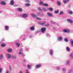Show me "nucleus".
I'll list each match as a JSON object with an SVG mask.
<instances>
[{"mask_svg": "<svg viewBox=\"0 0 73 73\" xmlns=\"http://www.w3.org/2000/svg\"><path fill=\"white\" fill-rule=\"evenodd\" d=\"M12 57L13 58H16V56H12Z\"/></svg>", "mask_w": 73, "mask_h": 73, "instance_id": "obj_44", "label": "nucleus"}, {"mask_svg": "<svg viewBox=\"0 0 73 73\" xmlns=\"http://www.w3.org/2000/svg\"><path fill=\"white\" fill-rule=\"evenodd\" d=\"M41 66V64H38L36 66V69H38V68H39Z\"/></svg>", "mask_w": 73, "mask_h": 73, "instance_id": "obj_14", "label": "nucleus"}, {"mask_svg": "<svg viewBox=\"0 0 73 73\" xmlns=\"http://www.w3.org/2000/svg\"><path fill=\"white\" fill-rule=\"evenodd\" d=\"M50 54L51 56H52L53 54V51L52 49H51L49 51Z\"/></svg>", "mask_w": 73, "mask_h": 73, "instance_id": "obj_6", "label": "nucleus"}, {"mask_svg": "<svg viewBox=\"0 0 73 73\" xmlns=\"http://www.w3.org/2000/svg\"><path fill=\"white\" fill-rule=\"evenodd\" d=\"M37 16H39V17H43V16H44L43 14L39 12L37 13Z\"/></svg>", "mask_w": 73, "mask_h": 73, "instance_id": "obj_1", "label": "nucleus"}, {"mask_svg": "<svg viewBox=\"0 0 73 73\" xmlns=\"http://www.w3.org/2000/svg\"><path fill=\"white\" fill-rule=\"evenodd\" d=\"M30 29L31 31H34L35 30V28L33 27H31L30 28Z\"/></svg>", "mask_w": 73, "mask_h": 73, "instance_id": "obj_23", "label": "nucleus"}, {"mask_svg": "<svg viewBox=\"0 0 73 73\" xmlns=\"http://www.w3.org/2000/svg\"><path fill=\"white\" fill-rule=\"evenodd\" d=\"M1 12H2V11H0V13H1Z\"/></svg>", "mask_w": 73, "mask_h": 73, "instance_id": "obj_59", "label": "nucleus"}, {"mask_svg": "<svg viewBox=\"0 0 73 73\" xmlns=\"http://www.w3.org/2000/svg\"><path fill=\"white\" fill-rule=\"evenodd\" d=\"M26 50L27 51V52L29 50H28V49H26Z\"/></svg>", "mask_w": 73, "mask_h": 73, "instance_id": "obj_57", "label": "nucleus"}, {"mask_svg": "<svg viewBox=\"0 0 73 73\" xmlns=\"http://www.w3.org/2000/svg\"><path fill=\"white\" fill-rule=\"evenodd\" d=\"M2 40L3 41H5V40H4V38H3L2 39Z\"/></svg>", "mask_w": 73, "mask_h": 73, "instance_id": "obj_52", "label": "nucleus"}, {"mask_svg": "<svg viewBox=\"0 0 73 73\" xmlns=\"http://www.w3.org/2000/svg\"><path fill=\"white\" fill-rule=\"evenodd\" d=\"M25 6L26 7H29L31 5V4L29 3H26L25 4Z\"/></svg>", "mask_w": 73, "mask_h": 73, "instance_id": "obj_21", "label": "nucleus"}, {"mask_svg": "<svg viewBox=\"0 0 73 73\" xmlns=\"http://www.w3.org/2000/svg\"><path fill=\"white\" fill-rule=\"evenodd\" d=\"M22 54V56H23V57L25 56V54H23V53H22V54Z\"/></svg>", "mask_w": 73, "mask_h": 73, "instance_id": "obj_50", "label": "nucleus"}, {"mask_svg": "<svg viewBox=\"0 0 73 73\" xmlns=\"http://www.w3.org/2000/svg\"><path fill=\"white\" fill-rule=\"evenodd\" d=\"M7 51L8 52H12V50L11 49V48H9L7 50Z\"/></svg>", "mask_w": 73, "mask_h": 73, "instance_id": "obj_20", "label": "nucleus"}, {"mask_svg": "<svg viewBox=\"0 0 73 73\" xmlns=\"http://www.w3.org/2000/svg\"><path fill=\"white\" fill-rule=\"evenodd\" d=\"M62 71H63V72H65V71H66V68H63L62 69Z\"/></svg>", "mask_w": 73, "mask_h": 73, "instance_id": "obj_41", "label": "nucleus"}, {"mask_svg": "<svg viewBox=\"0 0 73 73\" xmlns=\"http://www.w3.org/2000/svg\"><path fill=\"white\" fill-rule=\"evenodd\" d=\"M49 34H46V36H49Z\"/></svg>", "mask_w": 73, "mask_h": 73, "instance_id": "obj_56", "label": "nucleus"}, {"mask_svg": "<svg viewBox=\"0 0 73 73\" xmlns=\"http://www.w3.org/2000/svg\"><path fill=\"white\" fill-rule=\"evenodd\" d=\"M52 0V1H54V0Z\"/></svg>", "mask_w": 73, "mask_h": 73, "instance_id": "obj_63", "label": "nucleus"}, {"mask_svg": "<svg viewBox=\"0 0 73 73\" xmlns=\"http://www.w3.org/2000/svg\"><path fill=\"white\" fill-rule=\"evenodd\" d=\"M39 4H40V5H44V2L42 1H40L39 2Z\"/></svg>", "mask_w": 73, "mask_h": 73, "instance_id": "obj_29", "label": "nucleus"}, {"mask_svg": "<svg viewBox=\"0 0 73 73\" xmlns=\"http://www.w3.org/2000/svg\"><path fill=\"white\" fill-rule=\"evenodd\" d=\"M27 67L29 69H30L31 68V65L28 64L27 65Z\"/></svg>", "mask_w": 73, "mask_h": 73, "instance_id": "obj_24", "label": "nucleus"}, {"mask_svg": "<svg viewBox=\"0 0 73 73\" xmlns=\"http://www.w3.org/2000/svg\"><path fill=\"white\" fill-rule=\"evenodd\" d=\"M31 16L33 17H37V16L35 14H32L31 15Z\"/></svg>", "mask_w": 73, "mask_h": 73, "instance_id": "obj_27", "label": "nucleus"}, {"mask_svg": "<svg viewBox=\"0 0 73 73\" xmlns=\"http://www.w3.org/2000/svg\"><path fill=\"white\" fill-rule=\"evenodd\" d=\"M57 70H59L60 69V68L59 67H57L56 68Z\"/></svg>", "mask_w": 73, "mask_h": 73, "instance_id": "obj_51", "label": "nucleus"}, {"mask_svg": "<svg viewBox=\"0 0 73 73\" xmlns=\"http://www.w3.org/2000/svg\"><path fill=\"white\" fill-rule=\"evenodd\" d=\"M2 47H5L6 46V45L4 43L2 44L1 45Z\"/></svg>", "mask_w": 73, "mask_h": 73, "instance_id": "obj_28", "label": "nucleus"}, {"mask_svg": "<svg viewBox=\"0 0 73 73\" xmlns=\"http://www.w3.org/2000/svg\"><path fill=\"white\" fill-rule=\"evenodd\" d=\"M16 45L18 47H19L20 45V44L18 43H16Z\"/></svg>", "mask_w": 73, "mask_h": 73, "instance_id": "obj_31", "label": "nucleus"}, {"mask_svg": "<svg viewBox=\"0 0 73 73\" xmlns=\"http://www.w3.org/2000/svg\"><path fill=\"white\" fill-rule=\"evenodd\" d=\"M10 4L12 5H13L14 4V1L13 0L11 1L10 2Z\"/></svg>", "mask_w": 73, "mask_h": 73, "instance_id": "obj_16", "label": "nucleus"}, {"mask_svg": "<svg viewBox=\"0 0 73 73\" xmlns=\"http://www.w3.org/2000/svg\"><path fill=\"white\" fill-rule=\"evenodd\" d=\"M44 6H45L46 7H48V4L46 3H44L43 4Z\"/></svg>", "mask_w": 73, "mask_h": 73, "instance_id": "obj_38", "label": "nucleus"}, {"mask_svg": "<svg viewBox=\"0 0 73 73\" xmlns=\"http://www.w3.org/2000/svg\"><path fill=\"white\" fill-rule=\"evenodd\" d=\"M28 16V14L26 13H24L22 15V17L23 18H27Z\"/></svg>", "mask_w": 73, "mask_h": 73, "instance_id": "obj_4", "label": "nucleus"}, {"mask_svg": "<svg viewBox=\"0 0 73 73\" xmlns=\"http://www.w3.org/2000/svg\"><path fill=\"white\" fill-rule=\"evenodd\" d=\"M55 13H58V12H59V10H57V11H55L54 12Z\"/></svg>", "mask_w": 73, "mask_h": 73, "instance_id": "obj_34", "label": "nucleus"}, {"mask_svg": "<svg viewBox=\"0 0 73 73\" xmlns=\"http://www.w3.org/2000/svg\"><path fill=\"white\" fill-rule=\"evenodd\" d=\"M23 49L21 48L19 50V52L18 53V54H21L23 53H22L21 52L23 51Z\"/></svg>", "mask_w": 73, "mask_h": 73, "instance_id": "obj_17", "label": "nucleus"}, {"mask_svg": "<svg viewBox=\"0 0 73 73\" xmlns=\"http://www.w3.org/2000/svg\"><path fill=\"white\" fill-rule=\"evenodd\" d=\"M65 41V42H68V39H67V38H65L64 39Z\"/></svg>", "mask_w": 73, "mask_h": 73, "instance_id": "obj_37", "label": "nucleus"}, {"mask_svg": "<svg viewBox=\"0 0 73 73\" xmlns=\"http://www.w3.org/2000/svg\"><path fill=\"white\" fill-rule=\"evenodd\" d=\"M58 40L59 41H61L62 40V38L61 37H59L58 38Z\"/></svg>", "mask_w": 73, "mask_h": 73, "instance_id": "obj_10", "label": "nucleus"}, {"mask_svg": "<svg viewBox=\"0 0 73 73\" xmlns=\"http://www.w3.org/2000/svg\"><path fill=\"white\" fill-rule=\"evenodd\" d=\"M70 1V0H63V1L64 4H66Z\"/></svg>", "mask_w": 73, "mask_h": 73, "instance_id": "obj_9", "label": "nucleus"}, {"mask_svg": "<svg viewBox=\"0 0 73 73\" xmlns=\"http://www.w3.org/2000/svg\"><path fill=\"white\" fill-rule=\"evenodd\" d=\"M42 9L45 12L47 11V9H46V8H44V7H42Z\"/></svg>", "mask_w": 73, "mask_h": 73, "instance_id": "obj_18", "label": "nucleus"}, {"mask_svg": "<svg viewBox=\"0 0 73 73\" xmlns=\"http://www.w3.org/2000/svg\"><path fill=\"white\" fill-rule=\"evenodd\" d=\"M23 61H25V60H23Z\"/></svg>", "mask_w": 73, "mask_h": 73, "instance_id": "obj_61", "label": "nucleus"}, {"mask_svg": "<svg viewBox=\"0 0 73 73\" xmlns=\"http://www.w3.org/2000/svg\"><path fill=\"white\" fill-rule=\"evenodd\" d=\"M45 22H44L42 23H39V24L40 25H44L45 24Z\"/></svg>", "mask_w": 73, "mask_h": 73, "instance_id": "obj_22", "label": "nucleus"}, {"mask_svg": "<svg viewBox=\"0 0 73 73\" xmlns=\"http://www.w3.org/2000/svg\"><path fill=\"white\" fill-rule=\"evenodd\" d=\"M2 71V68H0V73H1Z\"/></svg>", "mask_w": 73, "mask_h": 73, "instance_id": "obj_48", "label": "nucleus"}, {"mask_svg": "<svg viewBox=\"0 0 73 73\" xmlns=\"http://www.w3.org/2000/svg\"><path fill=\"white\" fill-rule=\"evenodd\" d=\"M46 29L45 27L42 28L41 29V32H42V33H44L45 32V30H46Z\"/></svg>", "mask_w": 73, "mask_h": 73, "instance_id": "obj_3", "label": "nucleus"}, {"mask_svg": "<svg viewBox=\"0 0 73 73\" xmlns=\"http://www.w3.org/2000/svg\"><path fill=\"white\" fill-rule=\"evenodd\" d=\"M36 33H38L39 32V31L38 30H37L36 31Z\"/></svg>", "mask_w": 73, "mask_h": 73, "instance_id": "obj_55", "label": "nucleus"}, {"mask_svg": "<svg viewBox=\"0 0 73 73\" xmlns=\"http://www.w3.org/2000/svg\"><path fill=\"white\" fill-rule=\"evenodd\" d=\"M17 11H18L19 12H22L23 11V10L22 9L20 8H19L17 9Z\"/></svg>", "mask_w": 73, "mask_h": 73, "instance_id": "obj_8", "label": "nucleus"}, {"mask_svg": "<svg viewBox=\"0 0 73 73\" xmlns=\"http://www.w3.org/2000/svg\"><path fill=\"white\" fill-rule=\"evenodd\" d=\"M50 11H53V8L51 7L48 9Z\"/></svg>", "mask_w": 73, "mask_h": 73, "instance_id": "obj_39", "label": "nucleus"}, {"mask_svg": "<svg viewBox=\"0 0 73 73\" xmlns=\"http://www.w3.org/2000/svg\"><path fill=\"white\" fill-rule=\"evenodd\" d=\"M47 14L49 17H53V15L51 13L49 12H48Z\"/></svg>", "mask_w": 73, "mask_h": 73, "instance_id": "obj_11", "label": "nucleus"}, {"mask_svg": "<svg viewBox=\"0 0 73 73\" xmlns=\"http://www.w3.org/2000/svg\"><path fill=\"white\" fill-rule=\"evenodd\" d=\"M5 29L7 31H8L9 29V27L7 26H5Z\"/></svg>", "mask_w": 73, "mask_h": 73, "instance_id": "obj_25", "label": "nucleus"}, {"mask_svg": "<svg viewBox=\"0 0 73 73\" xmlns=\"http://www.w3.org/2000/svg\"><path fill=\"white\" fill-rule=\"evenodd\" d=\"M45 27H49V24H47L45 25Z\"/></svg>", "mask_w": 73, "mask_h": 73, "instance_id": "obj_45", "label": "nucleus"}, {"mask_svg": "<svg viewBox=\"0 0 73 73\" xmlns=\"http://www.w3.org/2000/svg\"><path fill=\"white\" fill-rule=\"evenodd\" d=\"M9 68L10 70H12V68H11V66L10 65L9 66Z\"/></svg>", "mask_w": 73, "mask_h": 73, "instance_id": "obj_47", "label": "nucleus"}, {"mask_svg": "<svg viewBox=\"0 0 73 73\" xmlns=\"http://www.w3.org/2000/svg\"><path fill=\"white\" fill-rule=\"evenodd\" d=\"M13 7H17V5H14Z\"/></svg>", "mask_w": 73, "mask_h": 73, "instance_id": "obj_53", "label": "nucleus"}, {"mask_svg": "<svg viewBox=\"0 0 73 73\" xmlns=\"http://www.w3.org/2000/svg\"><path fill=\"white\" fill-rule=\"evenodd\" d=\"M1 5H6V3H5V2L4 1H2L1 2Z\"/></svg>", "mask_w": 73, "mask_h": 73, "instance_id": "obj_15", "label": "nucleus"}, {"mask_svg": "<svg viewBox=\"0 0 73 73\" xmlns=\"http://www.w3.org/2000/svg\"><path fill=\"white\" fill-rule=\"evenodd\" d=\"M70 42H71V44H73V40L71 39L70 40Z\"/></svg>", "mask_w": 73, "mask_h": 73, "instance_id": "obj_36", "label": "nucleus"}, {"mask_svg": "<svg viewBox=\"0 0 73 73\" xmlns=\"http://www.w3.org/2000/svg\"><path fill=\"white\" fill-rule=\"evenodd\" d=\"M38 9L39 11H42V10L41 9V8H40V7L38 8Z\"/></svg>", "mask_w": 73, "mask_h": 73, "instance_id": "obj_42", "label": "nucleus"}, {"mask_svg": "<svg viewBox=\"0 0 73 73\" xmlns=\"http://www.w3.org/2000/svg\"><path fill=\"white\" fill-rule=\"evenodd\" d=\"M67 21L70 23H73V20L71 19H68L67 20Z\"/></svg>", "mask_w": 73, "mask_h": 73, "instance_id": "obj_5", "label": "nucleus"}, {"mask_svg": "<svg viewBox=\"0 0 73 73\" xmlns=\"http://www.w3.org/2000/svg\"><path fill=\"white\" fill-rule=\"evenodd\" d=\"M64 13V12L62 11H61L60 12L59 14L60 15H62Z\"/></svg>", "mask_w": 73, "mask_h": 73, "instance_id": "obj_43", "label": "nucleus"}, {"mask_svg": "<svg viewBox=\"0 0 73 73\" xmlns=\"http://www.w3.org/2000/svg\"><path fill=\"white\" fill-rule=\"evenodd\" d=\"M70 56L72 58H73V54L72 53H71L70 54Z\"/></svg>", "mask_w": 73, "mask_h": 73, "instance_id": "obj_30", "label": "nucleus"}, {"mask_svg": "<svg viewBox=\"0 0 73 73\" xmlns=\"http://www.w3.org/2000/svg\"><path fill=\"white\" fill-rule=\"evenodd\" d=\"M73 72V70H71L69 71L68 73H72Z\"/></svg>", "mask_w": 73, "mask_h": 73, "instance_id": "obj_35", "label": "nucleus"}, {"mask_svg": "<svg viewBox=\"0 0 73 73\" xmlns=\"http://www.w3.org/2000/svg\"><path fill=\"white\" fill-rule=\"evenodd\" d=\"M65 64L66 65H70V61L69 60H67Z\"/></svg>", "mask_w": 73, "mask_h": 73, "instance_id": "obj_7", "label": "nucleus"}, {"mask_svg": "<svg viewBox=\"0 0 73 73\" xmlns=\"http://www.w3.org/2000/svg\"><path fill=\"white\" fill-rule=\"evenodd\" d=\"M56 3L58 6H60V5H61V2H60V1H57L56 2Z\"/></svg>", "mask_w": 73, "mask_h": 73, "instance_id": "obj_12", "label": "nucleus"}, {"mask_svg": "<svg viewBox=\"0 0 73 73\" xmlns=\"http://www.w3.org/2000/svg\"><path fill=\"white\" fill-rule=\"evenodd\" d=\"M53 29H54V30L56 29V28H53Z\"/></svg>", "mask_w": 73, "mask_h": 73, "instance_id": "obj_60", "label": "nucleus"}, {"mask_svg": "<svg viewBox=\"0 0 73 73\" xmlns=\"http://www.w3.org/2000/svg\"><path fill=\"white\" fill-rule=\"evenodd\" d=\"M19 73H23V72L21 71H20Z\"/></svg>", "mask_w": 73, "mask_h": 73, "instance_id": "obj_58", "label": "nucleus"}, {"mask_svg": "<svg viewBox=\"0 0 73 73\" xmlns=\"http://www.w3.org/2000/svg\"><path fill=\"white\" fill-rule=\"evenodd\" d=\"M36 19L38 20H41V19L39 17H36Z\"/></svg>", "mask_w": 73, "mask_h": 73, "instance_id": "obj_32", "label": "nucleus"}, {"mask_svg": "<svg viewBox=\"0 0 73 73\" xmlns=\"http://www.w3.org/2000/svg\"><path fill=\"white\" fill-rule=\"evenodd\" d=\"M63 32L64 33H70V31L68 29H64L63 30Z\"/></svg>", "mask_w": 73, "mask_h": 73, "instance_id": "obj_2", "label": "nucleus"}, {"mask_svg": "<svg viewBox=\"0 0 73 73\" xmlns=\"http://www.w3.org/2000/svg\"><path fill=\"white\" fill-rule=\"evenodd\" d=\"M26 73H29L28 72H26Z\"/></svg>", "mask_w": 73, "mask_h": 73, "instance_id": "obj_62", "label": "nucleus"}, {"mask_svg": "<svg viewBox=\"0 0 73 73\" xmlns=\"http://www.w3.org/2000/svg\"><path fill=\"white\" fill-rule=\"evenodd\" d=\"M26 72H28V71H29V70H28L27 69V70H26Z\"/></svg>", "mask_w": 73, "mask_h": 73, "instance_id": "obj_54", "label": "nucleus"}, {"mask_svg": "<svg viewBox=\"0 0 73 73\" xmlns=\"http://www.w3.org/2000/svg\"><path fill=\"white\" fill-rule=\"evenodd\" d=\"M6 73H9V71L8 70H7L6 71Z\"/></svg>", "mask_w": 73, "mask_h": 73, "instance_id": "obj_49", "label": "nucleus"}, {"mask_svg": "<svg viewBox=\"0 0 73 73\" xmlns=\"http://www.w3.org/2000/svg\"><path fill=\"white\" fill-rule=\"evenodd\" d=\"M7 58H10L11 57V54H8L6 55Z\"/></svg>", "mask_w": 73, "mask_h": 73, "instance_id": "obj_13", "label": "nucleus"}, {"mask_svg": "<svg viewBox=\"0 0 73 73\" xmlns=\"http://www.w3.org/2000/svg\"><path fill=\"white\" fill-rule=\"evenodd\" d=\"M50 23H51V24H54V25L56 24V23L52 21H50Z\"/></svg>", "mask_w": 73, "mask_h": 73, "instance_id": "obj_33", "label": "nucleus"}, {"mask_svg": "<svg viewBox=\"0 0 73 73\" xmlns=\"http://www.w3.org/2000/svg\"><path fill=\"white\" fill-rule=\"evenodd\" d=\"M3 59V55L2 54H1L0 55V60H2V59Z\"/></svg>", "mask_w": 73, "mask_h": 73, "instance_id": "obj_26", "label": "nucleus"}, {"mask_svg": "<svg viewBox=\"0 0 73 73\" xmlns=\"http://www.w3.org/2000/svg\"><path fill=\"white\" fill-rule=\"evenodd\" d=\"M25 1L26 2H27V3H29V0H25Z\"/></svg>", "mask_w": 73, "mask_h": 73, "instance_id": "obj_46", "label": "nucleus"}, {"mask_svg": "<svg viewBox=\"0 0 73 73\" xmlns=\"http://www.w3.org/2000/svg\"><path fill=\"white\" fill-rule=\"evenodd\" d=\"M69 13L70 14V15H72V13H73V12L72 11H70L69 12Z\"/></svg>", "mask_w": 73, "mask_h": 73, "instance_id": "obj_40", "label": "nucleus"}, {"mask_svg": "<svg viewBox=\"0 0 73 73\" xmlns=\"http://www.w3.org/2000/svg\"><path fill=\"white\" fill-rule=\"evenodd\" d=\"M39 1H41V0H39Z\"/></svg>", "mask_w": 73, "mask_h": 73, "instance_id": "obj_64", "label": "nucleus"}, {"mask_svg": "<svg viewBox=\"0 0 73 73\" xmlns=\"http://www.w3.org/2000/svg\"><path fill=\"white\" fill-rule=\"evenodd\" d=\"M66 49L67 50V51L68 52H70V48L69 47H67L66 48Z\"/></svg>", "mask_w": 73, "mask_h": 73, "instance_id": "obj_19", "label": "nucleus"}]
</instances>
